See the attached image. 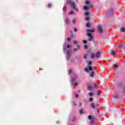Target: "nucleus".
<instances>
[{"label":"nucleus","instance_id":"obj_7","mask_svg":"<svg viewBox=\"0 0 125 125\" xmlns=\"http://www.w3.org/2000/svg\"><path fill=\"white\" fill-rule=\"evenodd\" d=\"M98 30L99 32V33H102L104 32L103 28H102V27H101L100 26L98 27Z\"/></svg>","mask_w":125,"mask_h":125},{"label":"nucleus","instance_id":"obj_51","mask_svg":"<svg viewBox=\"0 0 125 125\" xmlns=\"http://www.w3.org/2000/svg\"><path fill=\"white\" fill-rule=\"evenodd\" d=\"M72 22L73 23H76V21H75V20H73Z\"/></svg>","mask_w":125,"mask_h":125},{"label":"nucleus","instance_id":"obj_19","mask_svg":"<svg viewBox=\"0 0 125 125\" xmlns=\"http://www.w3.org/2000/svg\"><path fill=\"white\" fill-rule=\"evenodd\" d=\"M83 58H84V59H87V54H84Z\"/></svg>","mask_w":125,"mask_h":125},{"label":"nucleus","instance_id":"obj_54","mask_svg":"<svg viewBox=\"0 0 125 125\" xmlns=\"http://www.w3.org/2000/svg\"><path fill=\"white\" fill-rule=\"evenodd\" d=\"M70 47V45H67V48H69Z\"/></svg>","mask_w":125,"mask_h":125},{"label":"nucleus","instance_id":"obj_47","mask_svg":"<svg viewBox=\"0 0 125 125\" xmlns=\"http://www.w3.org/2000/svg\"><path fill=\"white\" fill-rule=\"evenodd\" d=\"M78 31V29L74 27V32H77Z\"/></svg>","mask_w":125,"mask_h":125},{"label":"nucleus","instance_id":"obj_22","mask_svg":"<svg viewBox=\"0 0 125 125\" xmlns=\"http://www.w3.org/2000/svg\"><path fill=\"white\" fill-rule=\"evenodd\" d=\"M97 95H100L101 94V90H98L97 92Z\"/></svg>","mask_w":125,"mask_h":125},{"label":"nucleus","instance_id":"obj_12","mask_svg":"<svg viewBox=\"0 0 125 125\" xmlns=\"http://www.w3.org/2000/svg\"><path fill=\"white\" fill-rule=\"evenodd\" d=\"M87 89L88 90H92V87L90 85H87Z\"/></svg>","mask_w":125,"mask_h":125},{"label":"nucleus","instance_id":"obj_18","mask_svg":"<svg viewBox=\"0 0 125 125\" xmlns=\"http://www.w3.org/2000/svg\"><path fill=\"white\" fill-rule=\"evenodd\" d=\"M95 57V55H94V54H91V58H92V59H94Z\"/></svg>","mask_w":125,"mask_h":125},{"label":"nucleus","instance_id":"obj_2","mask_svg":"<svg viewBox=\"0 0 125 125\" xmlns=\"http://www.w3.org/2000/svg\"><path fill=\"white\" fill-rule=\"evenodd\" d=\"M77 78H78V76L75 75L72 79V83L75 84V85H76V86H77V85H78L79 84L78 81H76V79H77Z\"/></svg>","mask_w":125,"mask_h":125},{"label":"nucleus","instance_id":"obj_17","mask_svg":"<svg viewBox=\"0 0 125 125\" xmlns=\"http://www.w3.org/2000/svg\"><path fill=\"white\" fill-rule=\"evenodd\" d=\"M110 54L112 56H114V55H115V54H116V53H115V51H112L111 52Z\"/></svg>","mask_w":125,"mask_h":125},{"label":"nucleus","instance_id":"obj_33","mask_svg":"<svg viewBox=\"0 0 125 125\" xmlns=\"http://www.w3.org/2000/svg\"><path fill=\"white\" fill-rule=\"evenodd\" d=\"M73 44H74L75 45H76V44H78V42H77V41H74L73 42Z\"/></svg>","mask_w":125,"mask_h":125},{"label":"nucleus","instance_id":"obj_43","mask_svg":"<svg viewBox=\"0 0 125 125\" xmlns=\"http://www.w3.org/2000/svg\"><path fill=\"white\" fill-rule=\"evenodd\" d=\"M85 3H86V4H89V1H88V0L86 1H85Z\"/></svg>","mask_w":125,"mask_h":125},{"label":"nucleus","instance_id":"obj_13","mask_svg":"<svg viewBox=\"0 0 125 125\" xmlns=\"http://www.w3.org/2000/svg\"><path fill=\"white\" fill-rule=\"evenodd\" d=\"M72 122H76L77 121V118L75 116H73L71 118Z\"/></svg>","mask_w":125,"mask_h":125},{"label":"nucleus","instance_id":"obj_27","mask_svg":"<svg viewBox=\"0 0 125 125\" xmlns=\"http://www.w3.org/2000/svg\"><path fill=\"white\" fill-rule=\"evenodd\" d=\"M63 48H67V44H66V43H64L63 44Z\"/></svg>","mask_w":125,"mask_h":125},{"label":"nucleus","instance_id":"obj_35","mask_svg":"<svg viewBox=\"0 0 125 125\" xmlns=\"http://www.w3.org/2000/svg\"><path fill=\"white\" fill-rule=\"evenodd\" d=\"M67 48H63V51L64 52V53H65L66 52V49Z\"/></svg>","mask_w":125,"mask_h":125},{"label":"nucleus","instance_id":"obj_25","mask_svg":"<svg viewBox=\"0 0 125 125\" xmlns=\"http://www.w3.org/2000/svg\"><path fill=\"white\" fill-rule=\"evenodd\" d=\"M84 15H85V16H86V17L87 16H88V15H89V13L85 12V13H84Z\"/></svg>","mask_w":125,"mask_h":125},{"label":"nucleus","instance_id":"obj_15","mask_svg":"<svg viewBox=\"0 0 125 125\" xmlns=\"http://www.w3.org/2000/svg\"><path fill=\"white\" fill-rule=\"evenodd\" d=\"M88 8H89V7H87V6H84L83 9V10H87Z\"/></svg>","mask_w":125,"mask_h":125},{"label":"nucleus","instance_id":"obj_49","mask_svg":"<svg viewBox=\"0 0 125 125\" xmlns=\"http://www.w3.org/2000/svg\"><path fill=\"white\" fill-rule=\"evenodd\" d=\"M75 97H76V98H78V97H79V95L76 94V95H75Z\"/></svg>","mask_w":125,"mask_h":125},{"label":"nucleus","instance_id":"obj_20","mask_svg":"<svg viewBox=\"0 0 125 125\" xmlns=\"http://www.w3.org/2000/svg\"><path fill=\"white\" fill-rule=\"evenodd\" d=\"M113 68H119V66H118V65H117V64H114L113 65Z\"/></svg>","mask_w":125,"mask_h":125},{"label":"nucleus","instance_id":"obj_21","mask_svg":"<svg viewBox=\"0 0 125 125\" xmlns=\"http://www.w3.org/2000/svg\"><path fill=\"white\" fill-rule=\"evenodd\" d=\"M88 96L90 97L91 96H93V93L92 92H89L88 93Z\"/></svg>","mask_w":125,"mask_h":125},{"label":"nucleus","instance_id":"obj_52","mask_svg":"<svg viewBox=\"0 0 125 125\" xmlns=\"http://www.w3.org/2000/svg\"><path fill=\"white\" fill-rule=\"evenodd\" d=\"M73 104L75 106H77V104H76V103H75V102H73Z\"/></svg>","mask_w":125,"mask_h":125},{"label":"nucleus","instance_id":"obj_56","mask_svg":"<svg viewBox=\"0 0 125 125\" xmlns=\"http://www.w3.org/2000/svg\"><path fill=\"white\" fill-rule=\"evenodd\" d=\"M97 113H99V109H97Z\"/></svg>","mask_w":125,"mask_h":125},{"label":"nucleus","instance_id":"obj_31","mask_svg":"<svg viewBox=\"0 0 125 125\" xmlns=\"http://www.w3.org/2000/svg\"><path fill=\"white\" fill-rule=\"evenodd\" d=\"M93 98H89V102H92L93 101Z\"/></svg>","mask_w":125,"mask_h":125},{"label":"nucleus","instance_id":"obj_11","mask_svg":"<svg viewBox=\"0 0 125 125\" xmlns=\"http://www.w3.org/2000/svg\"><path fill=\"white\" fill-rule=\"evenodd\" d=\"M90 77H91V78H94V72L92 71L90 73Z\"/></svg>","mask_w":125,"mask_h":125},{"label":"nucleus","instance_id":"obj_4","mask_svg":"<svg viewBox=\"0 0 125 125\" xmlns=\"http://www.w3.org/2000/svg\"><path fill=\"white\" fill-rule=\"evenodd\" d=\"M70 57H71V50H68L66 53V57L68 60L70 59Z\"/></svg>","mask_w":125,"mask_h":125},{"label":"nucleus","instance_id":"obj_9","mask_svg":"<svg viewBox=\"0 0 125 125\" xmlns=\"http://www.w3.org/2000/svg\"><path fill=\"white\" fill-rule=\"evenodd\" d=\"M65 22L66 24V25H69L70 24V20L68 18H66L65 20Z\"/></svg>","mask_w":125,"mask_h":125},{"label":"nucleus","instance_id":"obj_40","mask_svg":"<svg viewBox=\"0 0 125 125\" xmlns=\"http://www.w3.org/2000/svg\"><path fill=\"white\" fill-rule=\"evenodd\" d=\"M114 97H115V98H119V95H114Z\"/></svg>","mask_w":125,"mask_h":125},{"label":"nucleus","instance_id":"obj_55","mask_svg":"<svg viewBox=\"0 0 125 125\" xmlns=\"http://www.w3.org/2000/svg\"><path fill=\"white\" fill-rule=\"evenodd\" d=\"M90 8H91L93 7V6H92V5H90Z\"/></svg>","mask_w":125,"mask_h":125},{"label":"nucleus","instance_id":"obj_39","mask_svg":"<svg viewBox=\"0 0 125 125\" xmlns=\"http://www.w3.org/2000/svg\"><path fill=\"white\" fill-rule=\"evenodd\" d=\"M77 47L78 49H80V48H81V46L80 45H77Z\"/></svg>","mask_w":125,"mask_h":125},{"label":"nucleus","instance_id":"obj_37","mask_svg":"<svg viewBox=\"0 0 125 125\" xmlns=\"http://www.w3.org/2000/svg\"><path fill=\"white\" fill-rule=\"evenodd\" d=\"M84 48L85 49H87V48H88L87 45H84Z\"/></svg>","mask_w":125,"mask_h":125},{"label":"nucleus","instance_id":"obj_42","mask_svg":"<svg viewBox=\"0 0 125 125\" xmlns=\"http://www.w3.org/2000/svg\"><path fill=\"white\" fill-rule=\"evenodd\" d=\"M90 32H91V29H87V33H89Z\"/></svg>","mask_w":125,"mask_h":125},{"label":"nucleus","instance_id":"obj_41","mask_svg":"<svg viewBox=\"0 0 125 125\" xmlns=\"http://www.w3.org/2000/svg\"><path fill=\"white\" fill-rule=\"evenodd\" d=\"M79 105L80 107H82L83 104L80 102V103H79Z\"/></svg>","mask_w":125,"mask_h":125},{"label":"nucleus","instance_id":"obj_28","mask_svg":"<svg viewBox=\"0 0 125 125\" xmlns=\"http://www.w3.org/2000/svg\"><path fill=\"white\" fill-rule=\"evenodd\" d=\"M119 87H122V86H123V83H119L118 84Z\"/></svg>","mask_w":125,"mask_h":125},{"label":"nucleus","instance_id":"obj_36","mask_svg":"<svg viewBox=\"0 0 125 125\" xmlns=\"http://www.w3.org/2000/svg\"><path fill=\"white\" fill-rule=\"evenodd\" d=\"M92 118V117H91V115H89L88 116V118L89 120H91Z\"/></svg>","mask_w":125,"mask_h":125},{"label":"nucleus","instance_id":"obj_26","mask_svg":"<svg viewBox=\"0 0 125 125\" xmlns=\"http://www.w3.org/2000/svg\"><path fill=\"white\" fill-rule=\"evenodd\" d=\"M86 26L87 27V28H89L90 27V23L89 22L87 23Z\"/></svg>","mask_w":125,"mask_h":125},{"label":"nucleus","instance_id":"obj_48","mask_svg":"<svg viewBox=\"0 0 125 125\" xmlns=\"http://www.w3.org/2000/svg\"><path fill=\"white\" fill-rule=\"evenodd\" d=\"M74 51H77V50H78L77 48H74L73 49Z\"/></svg>","mask_w":125,"mask_h":125},{"label":"nucleus","instance_id":"obj_53","mask_svg":"<svg viewBox=\"0 0 125 125\" xmlns=\"http://www.w3.org/2000/svg\"><path fill=\"white\" fill-rule=\"evenodd\" d=\"M72 72V70H69V74H70V73H71Z\"/></svg>","mask_w":125,"mask_h":125},{"label":"nucleus","instance_id":"obj_29","mask_svg":"<svg viewBox=\"0 0 125 125\" xmlns=\"http://www.w3.org/2000/svg\"><path fill=\"white\" fill-rule=\"evenodd\" d=\"M92 64V62L91 61H90L88 62V64H87V65L88 66H90V65H91Z\"/></svg>","mask_w":125,"mask_h":125},{"label":"nucleus","instance_id":"obj_44","mask_svg":"<svg viewBox=\"0 0 125 125\" xmlns=\"http://www.w3.org/2000/svg\"><path fill=\"white\" fill-rule=\"evenodd\" d=\"M94 87L97 88V84H96V83H94Z\"/></svg>","mask_w":125,"mask_h":125},{"label":"nucleus","instance_id":"obj_50","mask_svg":"<svg viewBox=\"0 0 125 125\" xmlns=\"http://www.w3.org/2000/svg\"><path fill=\"white\" fill-rule=\"evenodd\" d=\"M91 32L92 33H93V32H94V29H92V30H91Z\"/></svg>","mask_w":125,"mask_h":125},{"label":"nucleus","instance_id":"obj_30","mask_svg":"<svg viewBox=\"0 0 125 125\" xmlns=\"http://www.w3.org/2000/svg\"><path fill=\"white\" fill-rule=\"evenodd\" d=\"M93 67L92 66H89L88 70L89 71H92Z\"/></svg>","mask_w":125,"mask_h":125},{"label":"nucleus","instance_id":"obj_5","mask_svg":"<svg viewBox=\"0 0 125 125\" xmlns=\"http://www.w3.org/2000/svg\"><path fill=\"white\" fill-rule=\"evenodd\" d=\"M96 106H99V104H94V103H92L91 104V107L92 109H96Z\"/></svg>","mask_w":125,"mask_h":125},{"label":"nucleus","instance_id":"obj_34","mask_svg":"<svg viewBox=\"0 0 125 125\" xmlns=\"http://www.w3.org/2000/svg\"><path fill=\"white\" fill-rule=\"evenodd\" d=\"M70 36V38H74V34H73V33L71 32Z\"/></svg>","mask_w":125,"mask_h":125},{"label":"nucleus","instance_id":"obj_57","mask_svg":"<svg viewBox=\"0 0 125 125\" xmlns=\"http://www.w3.org/2000/svg\"><path fill=\"white\" fill-rule=\"evenodd\" d=\"M102 69H104V67H102Z\"/></svg>","mask_w":125,"mask_h":125},{"label":"nucleus","instance_id":"obj_45","mask_svg":"<svg viewBox=\"0 0 125 125\" xmlns=\"http://www.w3.org/2000/svg\"><path fill=\"white\" fill-rule=\"evenodd\" d=\"M67 41H68V42H70L71 41V39L70 38V37L68 38Z\"/></svg>","mask_w":125,"mask_h":125},{"label":"nucleus","instance_id":"obj_14","mask_svg":"<svg viewBox=\"0 0 125 125\" xmlns=\"http://www.w3.org/2000/svg\"><path fill=\"white\" fill-rule=\"evenodd\" d=\"M85 20L87 21L88 22L90 20V17L89 16H87L85 18Z\"/></svg>","mask_w":125,"mask_h":125},{"label":"nucleus","instance_id":"obj_3","mask_svg":"<svg viewBox=\"0 0 125 125\" xmlns=\"http://www.w3.org/2000/svg\"><path fill=\"white\" fill-rule=\"evenodd\" d=\"M87 37H89L88 41L89 42H92V39H93V37H92V35L91 34L88 33H87Z\"/></svg>","mask_w":125,"mask_h":125},{"label":"nucleus","instance_id":"obj_10","mask_svg":"<svg viewBox=\"0 0 125 125\" xmlns=\"http://www.w3.org/2000/svg\"><path fill=\"white\" fill-rule=\"evenodd\" d=\"M120 33H124L125 32V27H121L120 30Z\"/></svg>","mask_w":125,"mask_h":125},{"label":"nucleus","instance_id":"obj_46","mask_svg":"<svg viewBox=\"0 0 125 125\" xmlns=\"http://www.w3.org/2000/svg\"><path fill=\"white\" fill-rule=\"evenodd\" d=\"M73 13H74L73 12V11H71V12L69 13V14L71 15V14H73Z\"/></svg>","mask_w":125,"mask_h":125},{"label":"nucleus","instance_id":"obj_8","mask_svg":"<svg viewBox=\"0 0 125 125\" xmlns=\"http://www.w3.org/2000/svg\"><path fill=\"white\" fill-rule=\"evenodd\" d=\"M118 47L120 48V49H124V47H125V45H124V44L122 43H120L119 44Z\"/></svg>","mask_w":125,"mask_h":125},{"label":"nucleus","instance_id":"obj_38","mask_svg":"<svg viewBox=\"0 0 125 125\" xmlns=\"http://www.w3.org/2000/svg\"><path fill=\"white\" fill-rule=\"evenodd\" d=\"M50 6H51V4L49 3L47 5V7H48L49 8H50Z\"/></svg>","mask_w":125,"mask_h":125},{"label":"nucleus","instance_id":"obj_23","mask_svg":"<svg viewBox=\"0 0 125 125\" xmlns=\"http://www.w3.org/2000/svg\"><path fill=\"white\" fill-rule=\"evenodd\" d=\"M113 14L111 13H109L108 14H107L106 15V17H110Z\"/></svg>","mask_w":125,"mask_h":125},{"label":"nucleus","instance_id":"obj_32","mask_svg":"<svg viewBox=\"0 0 125 125\" xmlns=\"http://www.w3.org/2000/svg\"><path fill=\"white\" fill-rule=\"evenodd\" d=\"M82 42H83V43H87L86 40H83Z\"/></svg>","mask_w":125,"mask_h":125},{"label":"nucleus","instance_id":"obj_6","mask_svg":"<svg viewBox=\"0 0 125 125\" xmlns=\"http://www.w3.org/2000/svg\"><path fill=\"white\" fill-rule=\"evenodd\" d=\"M100 54H101V52L100 51H98L97 52V53H96L95 56V57H96L97 58H99L100 57Z\"/></svg>","mask_w":125,"mask_h":125},{"label":"nucleus","instance_id":"obj_16","mask_svg":"<svg viewBox=\"0 0 125 125\" xmlns=\"http://www.w3.org/2000/svg\"><path fill=\"white\" fill-rule=\"evenodd\" d=\"M79 113H80V115H82L83 113V108H82L80 110Z\"/></svg>","mask_w":125,"mask_h":125},{"label":"nucleus","instance_id":"obj_1","mask_svg":"<svg viewBox=\"0 0 125 125\" xmlns=\"http://www.w3.org/2000/svg\"><path fill=\"white\" fill-rule=\"evenodd\" d=\"M67 3H69L70 4V6H71V8H73V9H76L77 11H78V8H76V4L74 2H72V1L69 0L67 1Z\"/></svg>","mask_w":125,"mask_h":125},{"label":"nucleus","instance_id":"obj_24","mask_svg":"<svg viewBox=\"0 0 125 125\" xmlns=\"http://www.w3.org/2000/svg\"><path fill=\"white\" fill-rule=\"evenodd\" d=\"M85 72H86V73H89V71H88V68H85L84 69Z\"/></svg>","mask_w":125,"mask_h":125}]
</instances>
